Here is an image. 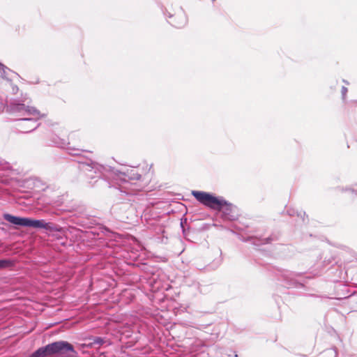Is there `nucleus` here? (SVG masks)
Segmentation results:
<instances>
[{
  "mask_svg": "<svg viewBox=\"0 0 357 357\" xmlns=\"http://www.w3.org/2000/svg\"><path fill=\"white\" fill-rule=\"evenodd\" d=\"M56 356L59 357H76L77 352L73 344L67 341L60 340L38 348L30 357H47Z\"/></svg>",
  "mask_w": 357,
  "mask_h": 357,
  "instance_id": "nucleus-1",
  "label": "nucleus"
},
{
  "mask_svg": "<svg viewBox=\"0 0 357 357\" xmlns=\"http://www.w3.org/2000/svg\"><path fill=\"white\" fill-rule=\"evenodd\" d=\"M30 99L26 94L19 99L6 100L4 108L6 112L13 116L39 115L40 112L34 107L30 106Z\"/></svg>",
  "mask_w": 357,
  "mask_h": 357,
  "instance_id": "nucleus-2",
  "label": "nucleus"
},
{
  "mask_svg": "<svg viewBox=\"0 0 357 357\" xmlns=\"http://www.w3.org/2000/svg\"><path fill=\"white\" fill-rule=\"evenodd\" d=\"M192 195L199 203L213 209L221 203H225L223 197H217L206 192L193 190Z\"/></svg>",
  "mask_w": 357,
  "mask_h": 357,
  "instance_id": "nucleus-3",
  "label": "nucleus"
},
{
  "mask_svg": "<svg viewBox=\"0 0 357 357\" xmlns=\"http://www.w3.org/2000/svg\"><path fill=\"white\" fill-rule=\"evenodd\" d=\"M16 126L22 132H29L36 129L38 124L33 118H21L17 120Z\"/></svg>",
  "mask_w": 357,
  "mask_h": 357,
  "instance_id": "nucleus-4",
  "label": "nucleus"
},
{
  "mask_svg": "<svg viewBox=\"0 0 357 357\" xmlns=\"http://www.w3.org/2000/svg\"><path fill=\"white\" fill-rule=\"evenodd\" d=\"M167 16L170 19L169 23L176 28H182L187 24V17L181 8L175 15L169 13Z\"/></svg>",
  "mask_w": 357,
  "mask_h": 357,
  "instance_id": "nucleus-5",
  "label": "nucleus"
},
{
  "mask_svg": "<svg viewBox=\"0 0 357 357\" xmlns=\"http://www.w3.org/2000/svg\"><path fill=\"white\" fill-rule=\"evenodd\" d=\"M25 227L54 230L53 225L50 222H45L44 220H33L28 218H26Z\"/></svg>",
  "mask_w": 357,
  "mask_h": 357,
  "instance_id": "nucleus-6",
  "label": "nucleus"
},
{
  "mask_svg": "<svg viewBox=\"0 0 357 357\" xmlns=\"http://www.w3.org/2000/svg\"><path fill=\"white\" fill-rule=\"evenodd\" d=\"M215 209L218 211H222L225 218L229 220H233L235 218V215L234 214L235 206L225 199V203H221V204L218 205Z\"/></svg>",
  "mask_w": 357,
  "mask_h": 357,
  "instance_id": "nucleus-7",
  "label": "nucleus"
},
{
  "mask_svg": "<svg viewBox=\"0 0 357 357\" xmlns=\"http://www.w3.org/2000/svg\"><path fill=\"white\" fill-rule=\"evenodd\" d=\"M3 217L5 220H6L15 225L25 227L26 218L14 216L9 213H4Z\"/></svg>",
  "mask_w": 357,
  "mask_h": 357,
  "instance_id": "nucleus-8",
  "label": "nucleus"
},
{
  "mask_svg": "<svg viewBox=\"0 0 357 357\" xmlns=\"http://www.w3.org/2000/svg\"><path fill=\"white\" fill-rule=\"evenodd\" d=\"M128 172H129V169H127V171H123V170L119 169V170H116L114 172V174L117 176H127L128 178H141L140 174H137L136 177H134V174L132 175H130L128 174Z\"/></svg>",
  "mask_w": 357,
  "mask_h": 357,
  "instance_id": "nucleus-9",
  "label": "nucleus"
},
{
  "mask_svg": "<svg viewBox=\"0 0 357 357\" xmlns=\"http://www.w3.org/2000/svg\"><path fill=\"white\" fill-rule=\"evenodd\" d=\"M12 72L8 67L0 62V73L1 77L6 80L10 81L8 77V72Z\"/></svg>",
  "mask_w": 357,
  "mask_h": 357,
  "instance_id": "nucleus-10",
  "label": "nucleus"
},
{
  "mask_svg": "<svg viewBox=\"0 0 357 357\" xmlns=\"http://www.w3.org/2000/svg\"><path fill=\"white\" fill-rule=\"evenodd\" d=\"M14 261L9 259H0V269H4L13 266Z\"/></svg>",
  "mask_w": 357,
  "mask_h": 357,
  "instance_id": "nucleus-11",
  "label": "nucleus"
},
{
  "mask_svg": "<svg viewBox=\"0 0 357 357\" xmlns=\"http://www.w3.org/2000/svg\"><path fill=\"white\" fill-rule=\"evenodd\" d=\"M185 282H186V284L188 286L193 287L197 291L201 292L200 284H199V282L198 281H197V280H187Z\"/></svg>",
  "mask_w": 357,
  "mask_h": 357,
  "instance_id": "nucleus-12",
  "label": "nucleus"
},
{
  "mask_svg": "<svg viewBox=\"0 0 357 357\" xmlns=\"http://www.w3.org/2000/svg\"><path fill=\"white\" fill-rule=\"evenodd\" d=\"M273 239L270 237L268 238H256L254 241H253V243L255 245H264V244H268V243H270L271 242Z\"/></svg>",
  "mask_w": 357,
  "mask_h": 357,
  "instance_id": "nucleus-13",
  "label": "nucleus"
},
{
  "mask_svg": "<svg viewBox=\"0 0 357 357\" xmlns=\"http://www.w3.org/2000/svg\"><path fill=\"white\" fill-rule=\"evenodd\" d=\"M287 212L290 216H294L296 214L298 217H300L302 219V220L304 221V216L305 215V212L298 213V211H295L293 208L287 209Z\"/></svg>",
  "mask_w": 357,
  "mask_h": 357,
  "instance_id": "nucleus-14",
  "label": "nucleus"
},
{
  "mask_svg": "<svg viewBox=\"0 0 357 357\" xmlns=\"http://www.w3.org/2000/svg\"><path fill=\"white\" fill-rule=\"evenodd\" d=\"M0 168L1 169H9L10 164L4 160L3 159L0 158Z\"/></svg>",
  "mask_w": 357,
  "mask_h": 357,
  "instance_id": "nucleus-15",
  "label": "nucleus"
},
{
  "mask_svg": "<svg viewBox=\"0 0 357 357\" xmlns=\"http://www.w3.org/2000/svg\"><path fill=\"white\" fill-rule=\"evenodd\" d=\"M347 92H348V89L346 86H342L341 94H342V100L343 101H344L346 99Z\"/></svg>",
  "mask_w": 357,
  "mask_h": 357,
  "instance_id": "nucleus-16",
  "label": "nucleus"
},
{
  "mask_svg": "<svg viewBox=\"0 0 357 357\" xmlns=\"http://www.w3.org/2000/svg\"><path fill=\"white\" fill-rule=\"evenodd\" d=\"M104 343V340L100 337H96L93 339V344L101 345Z\"/></svg>",
  "mask_w": 357,
  "mask_h": 357,
  "instance_id": "nucleus-17",
  "label": "nucleus"
},
{
  "mask_svg": "<svg viewBox=\"0 0 357 357\" xmlns=\"http://www.w3.org/2000/svg\"><path fill=\"white\" fill-rule=\"evenodd\" d=\"M10 86L12 93L15 94L19 91L18 86L17 85L13 84L12 83H10Z\"/></svg>",
  "mask_w": 357,
  "mask_h": 357,
  "instance_id": "nucleus-18",
  "label": "nucleus"
},
{
  "mask_svg": "<svg viewBox=\"0 0 357 357\" xmlns=\"http://www.w3.org/2000/svg\"><path fill=\"white\" fill-rule=\"evenodd\" d=\"M82 165H83V167L84 168L85 166L86 167H91V165L89 164H84V163H82Z\"/></svg>",
  "mask_w": 357,
  "mask_h": 357,
  "instance_id": "nucleus-19",
  "label": "nucleus"
},
{
  "mask_svg": "<svg viewBox=\"0 0 357 357\" xmlns=\"http://www.w3.org/2000/svg\"><path fill=\"white\" fill-rule=\"evenodd\" d=\"M351 190L352 192H357V188H353L352 189H351Z\"/></svg>",
  "mask_w": 357,
  "mask_h": 357,
  "instance_id": "nucleus-20",
  "label": "nucleus"
},
{
  "mask_svg": "<svg viewBox=\"0 0 357 357\" xmlns=\"http://www.w3.org/2000/svg\"><path fill=\"white\" fill-rule=\"evenodd\" d=\"M331 89L335 90V84L331 86Z\"/></svg>",
  "mask_w": 357,
  "mask_h": 357,
  "instance_id": "nucleus-21",
  "label": "nucleus"
},
{
  "mask_svg": "<svg viewBox=\"0 0 357 357\" xmlns=\"http://www.w3.org/2000/svg\"><path fill=\"white\" fill-rule=\"evenodd\" d=\"M342 82H344V84H349V82H347L345 79H342Z\"/></svg>",
  "mask_w": 357,
  "mask_h": 357,
  "instance_id": "nucleus-22",
  "label": "nucleus"
},
{
  "mask_svg": "<svg viewBox=\"0 0 357 357\" xmlns=\"http://www.w3.org/2000/svg\"><path fill=\"white\" fill-rule=\"evenodd\" d=\"M121 181H123V182L128 181V180H126V179H123V180H121Z\"/></svg>",
  "mask_w": 357,
  "mask_h": 357,
  "instance_id": "nucleus-23",
  "label": "nucleus"
},
{
  "mask_svg": "<svg viewBox=\"0 0 357 357\" xmlns=\"http://www.w3.org/2000/svg\"><path fill=\"white\" fill-rule=\"evenodd\" d=\"M3 175H1V174H0V178H3Z\"/></svg>",
  "mask_w": 357,
  "mask_h": 357,
  "instance_id": "nucleus-24",
  "label": "nucleus"
}]
</instances>
